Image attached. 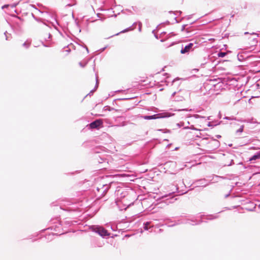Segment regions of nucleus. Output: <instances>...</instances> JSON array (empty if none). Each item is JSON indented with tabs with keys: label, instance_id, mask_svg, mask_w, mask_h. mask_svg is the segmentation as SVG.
Returning <instances> with one entry per match:
<instances>
[{
	"label": "nucleus",
	"instance_id": "f257e3e1",
	"mask_svg": "<svg viewBox=\"0 0 260 260\" xmlns=\"http://www.w3.org/2000/svg\"><path fill=\"white\" fill-rule=\"evenodd\" d=\"M94 231L98 233L100 236L102 237L108 236L110 234L108 233L107 230L102 226H96L94 228Z\"/></svg>",
	"mask_w": 260,
	"mask_h": 260
},
{
	"label": "nucleus",
	"instance_id": "f03ea898",
	"mask_svg": "<svg viewBox=\"0 0 260 260\" xmlns=\"http://www.w3.org/2000/svg\"><path fill=\"white\" fill-rule=\"evenodd\" d=\"M103 121L101 119L96 120L90 124L91 128H96L102 125Z\"/></svg>",
	"mask_w": 260,
	"mask_h": 260
},
{
	"label": "nucleus",
	"instance_id": "7ed1b4c3",
	"mask_svg": "<svg viewBox=\"0 0 260 260\" xmlns=\"http://www.w3.org/2000/svg\"><path fill=\"white\" fill-rule=\"evenodd\" d=\"M192 43H189L188 45H186L184 48H182L181 50V53L182 54H184L189 52L192 48L193 46Z\"/></svg>",
	"mask_w": 260,
	"mask_h": 260
},
{
	"label": "nucleus",
	"instance_id": "20e7f679",
	"mask_svg": "<svg viewBox=\"0 0 260 260\" xmlns=\"http://www.w3.org/2000/svg\"><path fill=\"white\" fill-rule=\"evenodd\" d=\"M259 158H260V151L257 152L256 154L254 155L252 157H251L249 159V160L251 161V160H256L257 159H259Z\"/></svg>",
	"mask_w": 260,
	"mask_h": 260
},
{
	"label": "nucleus",
	"instance_id": "39448f33",
	"mask_svg": "<svg viewBox=\"0 0 260 260\" xmlns=\"http://www.w3.org/2000/svg\"><path fill=\"white\" fill-rule=\"evenodd\" d=\"M157 115H153L152 116H145L144 117L145 119H152L157 118Z\"/></svg>",
	"mask_w": 260,
	"mask_h": 260
},
{
	"label": "nucleus",
	"instance_id": "423d86ee",
	"mask_svg": "<svg viewBox=\"0 0 260 260\" xmlns=\"http://www.w3.org/2000/svg\"><path fill=\"white\" fill-rule=\"evenodd\" d=\"M226 54V52H220L218 54V57H223L224 56H225Z\"/></svg>",
	"mask_w": 260,
	"mask_h": 260
},
{
	"label": "nucleus",
	"instance_id": "0eeeda50",
	"mask_svg": "<svg viewBox=\"0 0 260 260\" xmlns=\"http://www.w3.org/2000/svg\"><path fill=\"white\" fill-rule=\"evenodd\" d=\"M148 223H146L145 225V226H144V229L145 230H148Z\"/></svg>",
	"mask_w": 260,
	"mask_h": 260
},
{
	"label": "nucleus",
	"instance_id": "6e6552de",
	"mask_svg": "<svg viewBox=\"0 0 260 260\" xmlns=\"http://www.w3.org/2000/svg\"><path fill=\"white\" fill-rule=\"evenodd\" d=\"M23 45L24 46H26V47H28V46H29V44H27V43H23Z\"/></svg>",
	"mask_w": 260,
	"mask_h": 260
},
{
	"label": "nucleus",
	"instance_id": "1a4fd4ad",
	"mask_svg": "<svg viewBox=\"0 0 260 260\" xmlns=\"http://www.w3.org/2000/svg\"><path fill=\"white\" fill-rule=\"evenodd\" d=\"M209 40H211V41H214V39H209Z\"/></svg>",
	"mask_w": 260,
	"mask_h": 260
}]
</instances>
